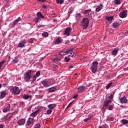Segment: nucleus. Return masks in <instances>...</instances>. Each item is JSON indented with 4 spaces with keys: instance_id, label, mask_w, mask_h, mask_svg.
Here are the masks:
<instances>
[{
    "instance_id": "f257e3e1",
    "label": "nucleus",
    "mask_w": 128,
    "mask_h": 128,
    "mask_svg": "<svg viewBox=\"0 0 128 128\" xmlns=\"http://www.w3.org/2000/svg\"><path fill=\"white\" fill-rule=\"evenodd\" d=\"M33 72L32 70H28L24 74V80L25 82H30L32 76Z\"/></svg>"
},
{
    "instance_id": "f03ea898",
    "label": "nucleus",
    "mask_w": 128,
    "mask_h": 128,
    "mask_svg": "<svg viewBox=\"0 0 128 128\" xmlns=\"http://www.w3.org/2000/svg\"><path fill=\"white\" fill-rule=\"evenodd\" d=\"M90 24V20L88 18H84L81 21V26L83 30H86L87 28H88V24Z\"/></svg>"
},
{
    "instance_id": "7ed1b4c3",
    "label": "nucleus",
    "mask_w": 128,
    "mask_h": 128,
    "mask_svg": "<svg viewBox=\"0 0 128 128\" xmlns=\"http://www.w3.org/2000/svg\"><path fill=\"white\" fill-rule=\"evenodd\" d=\"M98 61H94L92 64L91 70L94 74L96 72V70H98Z\"/></svg>"
},
{
    "instance_id": "20e7f679",
    "label": "nucleus",
    "mask_w": 128,
    "mask_h": 128,
    "mask_svg": "<svg viewBox=\"0 0 128 128\" xmlns=\"http://www.w3.org/2000/svg\"><path fill=\"white\" fill-rule=\"evenodd\" d=\"M10 92L13 94H20V90H18V88L14 86L11 88Z\"/></svg>"
},
{
    "instance_id": "39448f33",
    "label": "nucleus",
    "mask_w": 128,
    "mask_h": 128,
    "mask_svg": "<svg viewBox=\"0 0 128 128\" xmlns=\"http://www.w3.org/2000/svg\"><path fill=\"white\" fill-rule=\"evenodd\" d=\"M110 102H112V100L109 99L108 100H105L103 104V109L106 110V108L108 106V104H110Z\"/></svg>"
},
{
    "instance_id": "423d86ee",
    "label": "nucleus",
    "mask_w": 128,
    "mask_h": 128,
    "mask_svg": "<svg viewBox=\"0 0 128 128\" xmlns=\"http://www.w3.org/2000/svg\"><path fill=\"white\" fill-rule=\"evenodd\" d=\"M26 40H24L22 41H20V42L18 44V48H24L26 46Z\"/></svg>"
},
{
    "instance_id": "0eeeda50",
    "label": "nucleus",
    "mask_w": 128,
    "mask_h": 128,
    "mask_svg": "<svg viewBox=\"0 0 128 128\" xmlns=\"http://www.w3.org/2000/svg\"><path fill=\"white\" fill-rule=\"evenodd\" d=\"M72 28L70 27H68L66 28L65 32H64V34L65 36H70V34L72 32Z\"/></svg>"
},
{
    "instance_id": "6e6552de",
    "label": "nucleus",
    "mask_w": 128,
    "mask_h": 128,
    "mask_svg": "<svg viewBox=\"0 0 128 128\" xmlns=\"http://www.w3.org/2000/svg\"><path fill=\"white\" fill-rule=\"evenodd\" d=\"M42 84H43V86H44L48 88V86H50L52 85V83H50V81L44 80L42 82Z\"/></svg>"
},
{
    "instance_id": "1a4fd4ad",
    "label": "nucleus",
    "mask_w": 128,
    "mask_h": 128,
    "mask_svg": "<svg viewBox=\"0 0 128 128\" xmlns=\"http://www.w3.org/2000/svg\"><path fill=\"white\" fill-rule=\"evenodd\" d=\"M86 88L84 86H80L78 88V92H79L80 94H82L84 90H86Z\"/></svg>"
},
{
    "instance_id": "9d476101",
    "label": "nucleus",
    "mask_w": 128,
    "mask_h": 128,
    "mask_svg": "<svg viewBox=\"0 0 128 128\" xmlns=\"http://www.w3.org/2000/svg\"><path fill=\"white\" fill-rule=\"evenodd\" d=\"M17 124H18V126H24V124H26V119L22 118L19 120L18 121Z\"/></svg>"
},
{
    "instance_id": "9b49d317",
    "label": "nucleus",
    "mask_w": 128,
    "mask_h": 128,
    "mask_svg": "<svg viewBox=\"0 0 128 128\" xmlns=\"http://www.w3.org/2000/svg\"><path fill=\"white\" fill-rule=\"evenodd\" d=\"M32 124H34V118H30L27 121L26 126H30Z\"/></svg>"
},
{
    "instance_id": "f8f14e48",
    "label": "nucleus",
    "mask_w": 128,
    "mask_h": 128,
    "mask_svg": "<svg viewBox=\"0 0 128 128\" xmlns=\"http://www.w3.org/2000/svg\"><path fill=\"white\" fill-rule=\"evenodd\" d=\"M38 112H40V110H38L35 111L34 112L32 113L30 116L32 118H34V116H38Z\"/></svg>"
},
{
    "instance_id": "ddd939ff",
    "label": "nucleus",
    "mask_w": 128,
    "mask_h": 128,
    "mask_svg": "<svg viewBox=\"0 0 128 128\" xmlns=\"http://www.w3.org/2000/svg\"><path fill=\"white\" fill-rule=\"evenodd\" d=\"M54 42L55 44H58L62 42V40L60 38H57Z\"/></svg>"
},
{
    "instance_id": "4468645a",
    "label": "nucleus",
    "mask_w": 128,
    "mask_h": 128,
    "mask_svg": "<svg viewBox=\"0 0 128 128\" xmlns=\"http://www.w3.org/2000/svg\"><path fill=\"white\" fill-rule=\"evenodd\" d=\"M20 17H19L17 20H15L12 24V26H16V24H18V22H20Z\"/></svg>"
},
{
    "instance_id": "2eb2a0df",
    "label": "nucleus",
    "mask_w": 128,
    "mask_h": 128,
    "mask_svg": "<svg viewBox=\"0 0 128 128\" xmlns=\"http://www.w3.org/2000/svg\"><path fill=\"white\" fill-rule=\"evenodd\" d=\"M120 18H126V12L125 11H123L121 12H120V14H119Z\"/></svg>"
},
{
    "instance_id": "dca6fc26",
    "label": "nucleus",
    "mask_w": 128,
    "mask_h": 128,
    "mask_svg": "<svg viewBox=\"0 0 128 128\" xmlns=\"http://www.w3.org/2000/svg\"><path fill=\"white\" fill-rule=\"evenodd\" d=\"M120 101L121 104H126V102H128V100H126V98L124 96L120 98Z\"/></svg>"
},
{
    "instance_id": "f3484780",
    "label": "nucleus",
    "mask_w": 128,
    "mask_h": 128,
    "mask_svg": "<svg viewBox=\"0 0 128 128\" xmlns=\"http://www.w3.org/2000/svg\"><path fill=\"white\" fill-rule=\"evenodd\" d=\"M10 105L9 104L6 108L3 109V112H8L10 110Z\"/></svg>"
},
{
    "instance_id": "a211bd4d",
    "label": "nucleus",
    "mask_w": 128,
    "mask_h": 128,
    "mask_svg": "<svg viewBox=\"0 0 128 128\" xmlns=\"http://www.w3.org/2000/svg\"><path fill=\"white\" fill-rule=\"evenodd\" d=\"M36 16L39 18H44V16H43L41 12H38L36 14Z\"/></svg>"
},
{
    "instance_id": "6ab92c4d",
    "label": "nucleus",
    "mask_w": 128,
    "mask_h": 128,
    "mask_svg": "<svg viewBox=\"0 0 128 128\" xmlns=\"http://www.w3.org/2000/svg\"><path fill=\"white\" fill-rule=\"evenodd\" d=\"M102 4H100V5L96 6V12H100L102 8Z\"/></svg>"
},
{
    "instance_id": "aec40b11",
    "label": "nucleus",
    "mask_w": 128,
    "mask_h": 128,
    "mask_svg": "<svg viewBox=\"0 0 128 128\" xmlns=\"http://www.w3.org/2000/svg\"><path fill=\"white\" fill-rule=\"evenodd\" d=\"M72 50H74V48H70L68 50H66V54H70V56H72Z\"/></svg>"
},
{
    "instance_id": "412c9836",
    "label": "nucleus",
    "mask_w": 128,
    "mask_h": 128,
    "mask_svg": "<svg viewBox=\"0 0 128 128\" xmlns=\"http://www.w3.org/2000/svg\"><path fill=\"white\" fill-rule=\"evenodd\" d=\"M56 104H50L48 106V108H49L50 110H53V108H56Z\"/></svg>"
},
{
    "instance_id": "4be33fe9",
    "label": "nucleus",
    "mask_w": 128,
    "mask_h": 128,
    "mask_svg": "<svg viewBox=\"0 0 128 128\" xmlns=\"http://www.w3.org/2000/svg\"><path fill=\"white\" fill-rule=\"evenodd\" d=\"M92 12V10L88 9L86 10H84L83 12V14H90V12Z\"/></svg>"
},
{
    "instance_id": "5701e85b",
    "label": "nucleus",
    "mask_w": 128,
    "mask_h": 128,
    "mask_svg": "<svg viewBox=\"0 0 128 128\" xmlns=\"http://www.w3.org/2000/svg\"><path fill=\"white\" fill-rule=\"evenodd\" d=\"M56 89V88L54 87H52L51 88H49L48 89V92H54Z\"/></svg>"
},
{
    "instance_id": "b1692460",
    "label": "nucleus",
    "mask_w": 128,
    "mask_h": 128,
    "mask_svg": "<svg viewBox=\"0 0 128 128\" xmlns=\"http://www.w3.org/2000/svg\"><path fill=\"white\" fill-rule=\"evenodd\" d=\"M6 92L3 91L1 92L0 96L2 98H4L6 96Z\"/></svg>"
},
{
    "instance_id": "393cba45",
    "label": "nucleus",
    "mask_w": 128,
    "mask_h": 128,
    "mask_svg": "<svg viewBox=\"0 0 128 128\" xmlns=\"http://www.w3.org/2000/svg\"><path fill=\"white\" fill-rule=\"evenodd\" d=\"M106 20H108V22H112L114 20V16H106Z\"/></svg>"
},
{
    "instance_id": "a878e982",
    "label": "nucleus",
    "mask_w": 128,
    "mask_h": 128,
    "mask_svg": "<svg viewBox=\"0 0 128 128\" xmlns=\"http://www.w3.org/2000/svg\"><path fill=\"white\" fill-rule=\"evenodd\" d=\"M122 124H128V120L126 119H123L121 120Z\"/></svg>"
},
{
    "instance_id": "bb28decb",
    "label": "nucleus",
    "mask_w": 128,
    "mask_h": 128,
    "mask_svg": "<svg viewBox=\"0 0 128 128\" xmlns=\"http://www.w3.org/2000/svg\"><path fill=\"white\" fill-rule=\"evenodd\" d=\"M118 52V50H114L112 52V54L113 56H116Z\"/></svg>"
},
{
    "instance_id": "cd10ccee",
    "label": "nucleus",
    "mask_w": 128,
    "mask_h": 128,
    "mask_svg": "<svg viewBox=\"0 0 128 128\" xmlns=\"http://www.w3.org/2000/svg\"><path fill=\"white\" fill-rule=\"evenodd\" d=\"M76 20H80V18H82V14H80V13H78L76 14Z\"/></svg>"
},
{
    "instance_id": "c85d7f7f",
    "label": "nucleus",
    "mask_w": 128,
    "mask_h": 128,
    "mask_svg": "<svg viewBox=\"0 0 128 128\" xmlns=\"http://www.w3.org/2000/svg\"><path fill=\"white\" fill-rule=\"evenodd\" d=\"M64 2V0H56V4H62Z\"/></svg>"
},
{
    "instance_id": "c756f323",
    "label": "nucleus",
    "mask_w": 128,
    "mask_h": 128,
    "mask_svg": "<svg viewBox=\"0 0 128 128\" xmlns=\"http://www.w3.org/2000/svg\"><path fill=\"white\" fill-rule=\"evenodd\" d=\"M60 56H66V50H62L60 52Z\"/></svg>"
},
{
    "instance_id": "7c9ffc66",
    "label": "nucleus",
    "mask_w": 128,
    "mask_h": 128,
    "mask_svg": "<svg viewBox=\"0 0 128 128\" xmlns=\"http://www.w3.org/2000/svg\"><path fill=\"white\" fill-rule=\"evenodd\" d=\"M12 62H14V64H18V58L17 56L15 57L14 59L12 60Z\"/></svg>"
},
{
    "instance_id": "2f4dec72",
    "label": "nucleus",
    "mask_w": 128,
    "mask_h": 128,
    "mask_svg": "<svg viewBox=\"0 0 128 128\" xmlns=\"http://www.w3.org/2000/svg\"><path fill=\"white\" fill-rule=\"evenodd\" d=\"M114 28H118V26H120V23L118 22H114L113 24Z\"/></svg>"
},
{
    "instance_id": "473e14b6",
    "label": "nucleus",
    "mask_w": 128,
    "mask_h": 128,
    "mask_svg": "<svg viewBox=\"0 0 128 128\" xmlns=\"http://www.w3.org/2000/svg\"><path fill=\"white\" fill-rule=\"evenodd\" d=\"M32 98V96L24 95L23 96L24 100H28V98Z\"/></svg>"
},
{
    "instance_id": "72a5a7b5",
    "label": "nucleus",
    "mask_w": 128,
    "mask_h": 128,
    "mask_svg": "<svg viewBox=\"0 0 128 128\" xmlns=\"http://www.w3.org/2000/svg\"><path fill=\"white\" fill-rule=\"evenodd\" d=\"M4 64H6V60H4L0 62V70H2V66Z\"/></svg>"
},
{
    "instance_id": "f704fd0d",
    "label": "nucleus",
    "mask_w": 128,
    "mask_h": 128,
    "mask_svg": "<svg viewBox=\"0 0 128 128\" xmlns=\"http://www.w3.org/2000/svg\"><path fill=\"white\" fill-rule=\"evenodd\" d=\"M42 36L44 38H47V36H48V33L47 32H44L42 34Z\"/></svg>"
},
{
    "instance_id": "c9c22d12",
    "label": "nucleus",
    "mask_w": 128,
    "mask_h": 128,
    "mask_svg": "<svg viewBox=\"0 0 128 128\" xmlns=\"http://www.w3.org/2000/svg\"><path fill=\"white\" fill-rule=\"evenodd\" d=\"M112 86V82H110L109 84H108L106 86V90H108L109 88H110V86Z\"/></svg>"
},
{
    "instance_id": "e433bc0d",
    "label": "nucleus",
    "mask_w": 128,
    "mask_h": 128,
    "mask_svg": "<svg viewBox=\"0 0 128 128\" xmlns=\"http://www.w3.org/2000/svg\"><path fill=\"white\" fill-rule=\"evenodd\" d=\"M114 4H122V0H115Z\"/></svg>"
},
{
    "instance_id": "4c0bfd02",
    "label": "nucleus",
    "mask_w": 128,
    "mask_h": 128,
    "mask_svg": "<svg viewBox=\"0 0 128 128\" xmlns=\"http://www.w3.org/2000/svg\"><path fill=\"white\" fill-rule=\"evenodd\" d=\"M60 59L58 58H54L53 59V61L54 62H60Z\"/></svg>"
},
{
    "instance_id": "58836bf2",
    "label": "nucleus",
    "mask_w": 128,
    "mask_h": 128,
    "mask_svg": "<svg viewBox=\"0 0 128 128\" xmlns=\"http://www.w3.org/2000/svg\"><path fill=\"white\" fill-rule=\"evenodd\" d=\"M33 128H40V124H37L34 126Z\"/></svg>"
},
{
    "instance_id": "ea45409f",
    "label": "nucleus",
    "mask_w": 128,
    "mask_h": 128,
    "mask_svg": "<svg viewBox=\"0 0 128 128\" xmlns=\"http://www.w3.org/2000/svg\"><path fill=\"white\" fill-rule=\"evenodd\" d=\"M72 54H72V55H69V56H72V58H76V52H73Z\"/></svg>"
},
{
    "instance_id": "a19ab883",
    "label": "nucleus",
    "mask_w": 128,
    "mask_h": 128,
    "mask_svg": "<svg viewBox=\"0 0 128 128\" xmlns=\"http://www.w3.org/2000/svg\"><path fill=\"white\" fill-rule=\"evenodd\" d=\"M90 118H92V116H89L88 118L84 120V122H88Z\"/></svg>"
},
{
    "instance_id": "79ce46f5",
    "label": "nucleus",
    "mask_w": 128,
    "mask_h": 128,
    "mask_svg": "<svg viewBox=\"0 0 128 128\" xmlns=\"http://www.w3.org/2000/svg\"><path fill=\"white\" fill-rule=\"evenodd\" d=\"M106 108L108 110H112V105H109Z\"/></svg>"
},
{
    "instance_id": "37998d69",
    "label": "nucleus",
    "mask_w": 128,
    "mask_h": 128,
    "mask_svg": "<svg viewBox=\"0 0 128 128\" xmlns=\"http://www.w3.org/2000/svg\"><path fill=\"white\" fill-rule=\"evenodd\" d=\"M52 110L51 109H49L48 110H46V114H50Z\"/></svg>"
},
{
    "instance_id": "c03bdc74",
    "label": "nucleus",
    "mask_w": 128,
    "mask_h": 128,
    "mask_svg": "<svg viewBox=\"0 0 128 128\" xmlns=\"http://www.w3.org/2000/svg\"><path fill=\"white\" fill-rule=\"evenodd\" d=\"M40 76V71H38L36 72L35 76H36L38 78V76Z\"/></svg>"
},
{
    "instance_id": "a18cd8bd",
    "label": "nucleus",
    "mask_w": 128,
    "mask_h": 128,
    "mask_svg": "<svg viewBox=\"0 0 128 128\" xmlns=\"http://www.w3.org/2000/svg\"><path fill=\"white\" fill-rule=\"evenodd\" d=\"M65 60L66 62H68L70 60V58H68L67 57L65 58Z\"/></svg>"
},
{
    "instance_id": "49530a36",
    "label": "nucleus",
    "mask_w": 128,
    "mask_h": 128,
    "mask_svg": "<svg viewBox=\"0 0 128 128\" xmlns=\"http://www.w3.org/2000/svg\"><path fill=\"white\" fill-rule=\"evenodd\" d=\"M58 66H54L53 67L54 70H58Z\"/></svg>"
},
{
    "instance_id": "de8ad7c7",
    "label": "nucleus",
    "mask_w": 128,
    "mask_h": 128,
    "mask_svg": "<svg viewBox=\"0 0 128 128\" xmlns=\"http://www.w3.org/2000/svg\"><path fill=\"white\" fill-rule=\"evenodd\" d=\"M28 42H29L30 44H32V38L29 39L28 40Z\"/></svg>"
},
{
    "instance_id": "09e8293b",
    "label": "nucleus",
    "mask_w": 128,
    "mask_h": 128,
    "mask_svg": "<svg viewBox=\"0 0 128 128\" xmlns=\"http://www.w3.org/2000/svg\"><path fill=\"white\" fill-rule=\"evenodd\" d=\"M36 78H38L37 76H34L32 77V80H33V82H34V80H36Z\"/></svg>"
},
{
    "instance_id": "8fccbe9b",
    "label": "nucleus",
    "mask_w": 128,
    "mask_h": 128,
    "mask_svg": "<svg viewBox=\"0 0 128 128\" xmlns=\"http://www.w3.org/2000/svg\"><path fill=\"white\" fill-rule=\"evenodd\" d=\"M36 18V22H40V18Z\"/></svg>"
},
{
    "instance_id": "3c124183",
    "label": "nucleus",
    "mask_w": 128,
    "mask_h": 128,
    "mask_svg": "<svg viewBox=\"0 0 128 128\" xmlns=\"http://www.w3.org/2000/svg\"><path fill=\"white\" fill-rule=\"evenodd\" d=\"M114 98V96H112V94H111V95L109 96H108V98H110V100H112Z\"/></svg>"
},
{
    "instance_id": "603ef678",
    "label": "nucleus",
    "mask_w": 128,
    "mask_h": 128,
    "mask_svg": "<svg viewBox=\"0 0 128 128\" xmlns=\"http://www.w3.org/2000/svg\"><path fill=\"white\" fill-rule=\"evenodd\" d=\"M78 94H76L74 95V96H73V98H78Z\"/></svg>"
},
{
    "instance_id": "864d4df0",
    "label": "nucleus",
    "mask_w": 128,
    "mask_h": 128,
    "mask_svg": "<svg viewBox=\"0 0 128 128\" xmlns=\"http://www.w3.org/2000/svg\"><path fill=\"white\" fill-rule=\"evenodd\" d=\"M44 25H40L38 26V28H44Z\"/></svg>"
},
{
    "instance_id": "5fc2aeb1",
    "label": "nucleus",
    "mask_w": 128,
    "mask_h": 128,
    "mask_svg": "<svg viewBox=\"0 0 128 128\" xmlns=\"http://www.w3.org/2000/svg\"><path fill=\"white\" fill-rule=\"evenodd\" d=\"M114 120V117H111L109 118V120Z\"/></svg>"
},
{
    "instance_id": "6e6d98bb",
    "label": "nucleus",
    "mask_w": 128,
    "mask_h": 128,
    "mask_svg": "<svg viewBox=\"0 0 128 128\" xmlns=\"http://www.w3.org/2000/svg\"><path fill=\"white\" fill-rule=\"evenodd\" d=\"M38 2H44L46 0H37Z\"/></svg>"
},
{
    "instance_id": "4d7b16f0",
    "label": "nucleus",
    "mask_w": 128,
    "mask_h": 128,
    "mask_svg": "<svg viewBox=\"0 0 128 128\" xmlns=\"http://www.w3.org/2000/svg\"><path fill=\"white\" fill-rule=\"evenodd\" d=\"M72 102H70L68 105V106L67 108H70V106H72Z\"/></svg>"
},
{
    "instance_id": "13d9d810",
    "label": "nucleus",
    "mask_w": 128,
    "mask_h": 128,
    "mask_svg": "<svg viewBox=\"0 0 128 128\" xmlns=\"http://www.w3.org/2000/svg\"><path fill=\"white\" fill-rule=\"evenodd\" d=\"M4 120H8V117L6 116H4Z\"/></svg>"
},
{
    "instance_id": "bf43d9fd",
    "label": "nucleus",
    "mask_w": 128,
    "mask_h": 128,
    "mask_svg": "<svg viewBox=\"0 0 128 128\" xmlns=\"http://www.w3.org/2000/svg\"><path fill=\"white\" fill-rule=\"evenodd\" d=\"M53 22H58V20H56V19H54V20H53Z\"/></svg>"
},
{
    "instance_id": "052dcab7",
    "label": "nucleus",
    "mask_w": 128,
    "mask_h": 128,
    "mask_svg": "<svg viewBox=\"0 0 128 128\" xmlns=\"http://www.w3.org/2000/svg\"><path fill=\"white\" fill-rule=\"evenodd\" d=\"M0 128H4V126L2 124H0Z\"/></svg>"
},
{
    "instance_id": "680f3d73",
    "label": "nucleus",
    "mask_w": 128,
    "mask_h": 128,
    "mask_svg": "<svg viewBox=\"0 0 128 128\" xmlns=\"http://www.w3.org/2000/svg\"><path fill=\"white\" fill-rule=\"evenodd\" d=\"M4 86H8V84L4 83Z\"/></svg>"
},
{
    "instance_id": "e2e57ef3",
    "label": "nucleus",
    "mask_w": 128,
    "mask_h": 128,
    "mask_svg": "<svg viewBox=\"0 0 128 128\" xmlns=\"http://www.w3.org/2000/svg\"><path fill=\"white\" fill-rule=\"evenodd\" d=\"M74 68V66H69V68Z\"/></svg>"
},
{
    "instance_id": "0e129e2a",
    "label": "nucleus",
    "mask_w": 128,
    "mask_h": 128,
    "mask_svg": "<svg viewBox=\"0 0 128 128\" xmlns=\"http://www.w3.org/2000/svg\"><path fill=\"white\" fill-rule=\"evenodd\" d=\"M43 8H46V6L43 5Z\"/></svg>"
},
{
    "instance_id": "69168bd1",
    "label": "nucleus",
    "mask_w": 128,
    "mask_h": 128,
    "mask_svg": "<svg viewBox=\"0 0 128 128\" xmlns=\"http://www.w3.org/2000/svg\"><path fill=\"white\" fill-rule=\"evenodd\" d=\"M128 76V74H124L123 76Z\"/></svg>"
},
{
    "instance_id": "338daca9",
    "label": "nucleus",
    "mask_w": 128,
    "mask_h": 128,
    "mask_svg": "<svg viewBox=\"0 0 128 128\" xmlns=\"http://www.w3.org/2000/svg\"><path fill=\"white\" fill-rule=\"evenodd\" d=\"M0 88H2V84H0Z\"/></svg>"
},
{
    "instance_id": "774afa93",
    "label": "nucleus",
    "mask_w": 128,
    "mask_h": 128,
    "mask_svg": "<svg viewBox=\"0 0 128 128\" xmlns=\"http://www.w3.org/2000/svg\"><path fill=\"white\" fill-rule=\"evenodd\" d=\"M76 74H74V76H76Z\"/></svg>"
}]
</instances>
